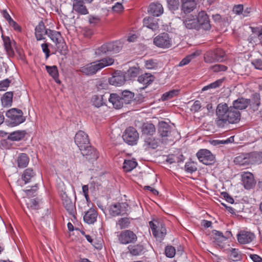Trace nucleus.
<instances>
[{"label": "nucleus", "instance_id": "obj_41", "mask_svg": "<svg viewBox=\"0 0 262 262\" xmlns=\"http://www.w3.org/2000/svg\"><path fill=\"white\" fill-rule=\"evenodd\" d=\"M137 165V162L134 160H125L123 168L126 172H129L134 169Z\"/></svg>", "mask_w": 262, "mask_h": 262}, {"label": "nucleus", "instance_id": "obj_29", "mask_svg": "<svg viewBox=\"0 0 262 262\" xmlns=\"http://www.w3.org/2000/svg\"><path fill=\"white\" fill-rule=\"evenodd\" d=\"M107 46L110 54H114L119 52L122 49V43L119 40L115 41L112 42H108Z\"/></svg>", "mask_w": 262, "mask_h": 262}, {"label": "nucleus", "instance_id": "obj_32", "mask_svg": "<svg viewBox=\"0 0 262 262\" xmlns=\"http://www.w3.org/2000/svg\"><path fill=\"white\" fill-rule=\"evenodd\" d=\"M249 154H241L237 156L234 160L236 165L244 166L250 164Z\"/></svg>", "mask_w": 262, "mask_h": 262}, {"label": "nucleus", "instance_id": "obj_15", "mask_svg": "<svg viewBox=\"0 0 262 262\" xmlns=\"http://www.w3.org/2000/svg\"><path fill=\"white\" fill-rule=\"evenodd\" d=\"M242 178L244 186L247 189L252 188L256 184L253 174L250 172H243Z\"/></svg>", "mask_w": 262, "mask_h": 262}, {"label": "nucleus", "instance_id": "obj_16", "mask_svg": "<svg viewBox=\"0 0 262 262\" xmlns=\"http://www.w3.org/2000/svg\"><path fill=\"white\" fill-rule=\"evenodd\" d=\"M61 198L64 207L70 214L73 215L75 210V205L74 203L72 202L71 199L65 192H63L61 194Z\"/></svg>", "mask_w": 262, "mask_h": 262}, {"label": "nucleus", "instance_id": "obj_57", "mask_svg": "<svg viewBox=\"0 0 262 262\" xmlns=\"http://www.w3.org/2000/svg\"><path fill=\"white\" fill-rule=\"evenodd\" d=\"M145 66L148 69H154L158 67V63L156 60L149 59L145 61Z\"/></svg>", "mask_w": 262, "mask_h": 262}, {"label": "nucleus", "instance_id": "obj_54", "mask_svg": "<svg viewBox=\"0 0 262 262\" xmlns=\"http://www.w3.org/2000/svg\"><path fill=\"white\" fill-rule=\"evenodd\" d=\"M130 222L129 219L127 217H123L119 219L117 222L121 229L127 228L129 227Z\"/></svg>", "mask_w": 262, "mask_h": 262}, {"label": "nucleus", "instance_id": "obj_60", "mask_svg": "<svg viewBox=\"0 0 262 262\" xmlns=\"http://www.w3.org/2000/svg\"><path fill=\"white\" fill-rule=\"evenodd\" d=\"M214 52L216 57L217 62L223 61L225 56V53L223 50L221 49H217L214 50Z\"/></svg>", "mask_w": 262, "mask_h": 262}, {"label": "nucleus", "instance_id": "obj_42", "mask_svg": "<svg viewBox=\"0 0 262 262\" xmlns=\"http://www.w3.org/2000/svg\"><path fill=\"white\" fill-rule=\"evenodd\" d=\"M121 97L123 103L128 104L133 100L134 94L130 91L125 90L122 92Z\"/></svg>", "mask_w": 262, "mask_h": 262}, {"label": "nucleus", "instance_id": "obj_19", "mask_svg": "<svg viewBox=\"0 0 262 262\" xmlns=\"http://www.w3.org/2000/svg\"><path fill=\"white\" fill-rule=\"evenodd\" d=\"M196 3L195 0H182V10L185 13H189L196 7Z\"/></svg>", "mask_w": 262, "mask_h": 262}, {"label": "nucleus", "instance_id": "obj_8", "mask_svg": "<svg viewBox=\"0 0 262 262\" xmlns=\"http://www.w3.org/2000/svg\"><path fill=\"white\" fill-rule=\"evenodd\" d=\"M122 137L126 143L133 145L137 144L139 139V134L135 128L129 127L126 129Z\"/></svg>", "mask_w": 262, "mask_h": 262}, {"label": "nucleus", "instance_id": "obj_7", "mask_svg": "<svg viewBox=\"0 0 262 262\" xmlns=\"http://www.w3.org/2000/svg\"><path fill=\"white\" fill-rule=\"evenodd\" d=\"M128 205L126 203H116L109 207V213L113 216L123 215L128 211Z\"/></svg>", "mask_w": 262, "mask_h": 262}, {"label": "nucleus", "instance_id": "obj_52", "mask_svg": "<svg viewBox=\"0 0 262 262\" xmlns=\"http://www.w3.org/2000/svg\"><path fill=\"white\" fill-rule=\"evenodd\" d=\"M223 80H224L223 79H220L217 80L216 81L203 87V88L202 89V91H205L208 89H215V88H219V86H220L222 85V84L223 82Z\"/></svg>", "mask_w": 262, "mask_h": 262}, {"label": "nucleus", "instance_id": "obj_13", "mask_svg": "<svg viewBox=\"0 0 262 262\" xmlns=\"http://www.w3.org/2000/svg\"><path fill=\"white\" fill-rule=\"evenodd\" d=\"M255 238V234L249 231H241L237 235V241L241 244L250 243Z\"/></svg>", "mask_w": 262, "mask_h": 262}, {"label": "nucleus", "instance_id": "obj_30", "mask_svg": "<svg viewBox=\"0 0 262 262\" xmlns=\"http://www.w3.org/2000/svg\"><path fill=\"white\" fill-rule=\"evenodd\" d=\"M49 29H46L44 24L40 22L35 28V37L37 40H40L45 39L44 35H46L45 33Z\"/></svg>", "mask_w": 262, "mask_h": 262}, {"label": "nucleus", "instance_id": "obj_23", "mask_svg": "<svg viewBox=\"0 0 262 262\" xmlns=\"http://www.w3.org/2000/svg\"><path fill=\"white\" fill-rule=\"evenodd\" d=\"M143 25L152 31H156L159 29V25L157 20L153 17H145L143 20Z\"/></svg>", "mask_w": 262, "mask_h": 262}, {"label": "nucleus", "instance_id": "obj_22", "mask_svg": "<svg viewBox=\"0 0 262 262\" xmlns=\"http://www.w3.org/2000/svg\"><path fill=\"white\" fill-rule=\"evenodd\" d=\"M148 12L153 16H159L163 13V8L159 3H152L149 6Z\"/></svg>", "mask_w": 262, "mask_h": 262}, {"label": "nucleus", "instance_id": "obj_49", "mask_svg": "<svg viewBox=\"0 0 262 262\" xmlns=\"http://www.w3.org/2000/svg\"><path fill=\"white\" fill-rule=\"evenodd\" d=\"M179 93L178 90H173L169 92L164 93L161 97L162 101H165L171 99L174 96L178 95Z\"/></svg>", "mask_w": 262, "mask_h": 262}, {"label": "nucleus", "instance_id": "obj_27", "mask_svg": "<svg viewBox=\"0 0 262 262\" xmlns=\"http://www.w3.org/2000/svg\"><path fill=\"white\" fill-rule=\"evenodd\" d=\"M5 48L7 53L10 56H13L14 54L13 51V46H14L15 42L11 40L8 36L3 37Z\"/></svg>", "mask_w": 262, "mask_h": 262}, {"label": "nucleus", "instance_id": "obj_11", "mask_svg": "<svg viewBox=\"0 0 262 262\" xmlns=\"http://www.w3.org/2000/svg\"><path fill=\"white\" fill-rule=\"evenodd\" d=\"M74 140L79 149L90 144L88 135L82 130H79L76 134Z\"/></svg>", "mask_w": 262, "mask_h": 262}, {"label": "nucleus", "instance_id": "obj_53", "mask_svg": "<svg viewBox=\"0 0 262 262\" xmlns=\"http://www.w3.org/2000/svg\"><path fill=\"white\" fill-rule=\"evenodd\" d=\"M185 169L187 172L191 173L196 171V164L194 162H188L185 164Z\"/></svg>", "mask_w": 262, "mask_h": 262}, {"label": "nucleus", "instance_id": "obj_21", "mask_svg": "<svg viewBox=\"0 0 262 262\" xmlns=\"http://www.w3.org/2000/svg\"><path fill=\"white\" fill-rule=\"evenodd\" d=\"M196 19L192 15H188L183 19V23L186 28L188 29H195L198 30V24Z\"/></svg>", "mask_w": 262, "mask_h": 262}, {"label": "nucleus", "instance_id": "obj_39", "mask_svg": "<svg viewBox=\"0 0 262 262\" xmlns=\"http://www.w3.org/2000/svg\"><path fill=\"white\" fill-rule=\"evenodd\" d=\"M35 176V172L31 168H27L24 171L22 175V179L26 184L30 182L31 180Z\"/></svg>", "mask_w": 262, "mask_h": 262}, {"label": "nucleus", "instance_id": "obj_61", "mask_svg": "<svg viewBox=\"0 0 262 262\" xmlns=\"http://www.w3.org/2000/svg\"><path fill=\"white\" fill-rule=\"evenodd\" d=\"M202 107L201 103L199 100H196L191 106L190 110L193 113H196L200 111Z\"/></svg>", "mask_w": 262, "mask_h": 262}, {"label": "nucleus", "instance_id": "obj_26", "mask_svg": "<svg viewBox=\"0 0 262 262\" xmlns=\"http://www.w3.org/2000/svg\"><path fill=\"white\" fill-rule=\"evenodd\" d=\"M249 101L246 98H239L233 102L232 107L238 111L244 110L248 107Z\"/></svg>", "mask_w": 262, "mask_h": 262}, {"label": "nucleus", "instance_id": "obj_12", "mask_svg": "<svg viewBox=\"0 0 262 262\" xmlns=\"http://www.w3.org/2000/svg\"><path fill=\"white\" fill-rule=\"evenodd\" d=\"M79 150L83 156L89 161L96 160L98 158L97 150L90 144Z\"/></svg>", "mask_w": 262, "mask_h": 262}, {"label": "nucleus", "instance_id": "obj_64", "mask_svg": "<svg viewBox=\"0 0 262 262\" xmlns=\"http://www.w3.org/2000/svg\"><path fill=\"white\" fill-rule=\"evenodd\" d=\"M252 64L256 69L262 70V60L261 59H255L252 62Z\"/></svg>", "mask_w": 262, "mask_h": 262}, {"label": "nucleus", "instance_id": "obj_18", "mask_svg": "<svg viewBox=\"0 0 262 262\" xmlns=\"http://www.w3.org/2000/svg\"><path fill=\"white\" fill-rule=\"evenodd\" d=\"M248 101V106L254 111H257L260 104V96L259 93H254L251 96L250 99H247Z\"/></svg>", "mask_w": 262, "mask_h": 262}, {"label": "nucleus", "instance_id": "obj_28", "mask_svg": "<svg viewBox=\"0 0 262 262\" xmlns=\"http://www.w3.org/2000/svg\"><path fill=\"white\" fill-rule=\"evenodd\" d=\"M45 33L56 45L60 43L62 38L59 32L49 29Z\"/></svg>", "mask_w": 262, "mask_h": 262}, {"label": "nucleus", "instance_id": "obj_46", "mask_svg": "<svg viewBox=\"0 0 262 262\" xmlns=\"http://www.w3.org/2000/svg\"><path fill=\"white\" fill-rule=\"evenodd\" d=\"M204 61L206 63H212L217 62L214 51H210L204 55Z\"/></svg>", "mask_w": 262, "mask_h": 262}, {"label": "nucleus", "instance_id": "obj_2", "mask_svg": "<svg viewBox=\"0 0 262 262\" xmlns=\"http://www.w3.org/2000/svg\"><path fill=\"white\" fill-rule=\"evenodd\" d=\"M114 59L110 57L92 62L80 68L79 71L86 76L93 75L103 68L112 65Z\"/></svg>", "mask_w": 262, "mask_h": 262}, {"label": "nucleus", "instance_id": "obj_31", "mask_svg": "<svg viewBox=\"0 0 262 262\" xmlns=\"http://www.w3.org/2000/svg\"><path fill=\"white\" fill-rule=\"evenodd\" d=\"M128 249L131 255L138 256L144 253V247L142 245L137 244L134 245H129Z\"/></svg>", "mask_w": 262, "mask_h": 262}, {"label": "nucleus", "instance_id": "obj_3", "mask_svg": "<svg viewBox=\"0 0 262 262\" xmlns=\"http://www.w3.org/2000/svg\"><path fill=\"white\" fill-rule=\"evenodd\" d=\"M155 237L159 241H162L166 235V230L164 223L159 220H154L149 223Z\"/></svg>", "mask_w": 262, "mask_h": 262}, {"label": "nucleus", "instance_id": "obj_59", "mask_svg": "<svg viewBox=\"0 0 262 262\" xmlns=\"http://www.w3.org/2000/svg\"><path fill=\"white\" fill-rule=\"evenodd\" d=\"M165 253L167 257L172 258L176 254L175 248L172 246H167L165 248Z\"/></svg>", "mask_w": 262, "mask_h": 262}, {"label": "nucleus", "instance_id": "obj_63", "mask_svg": "<svg viewBox=\"0 0 262 262\" xmlns=\"http://www.w3.org/2000/svg\"><path fill=\"white\" fill-rule=\"evenodd\" d=\"M10 83L8 79L0 81V91H5L9 86Z\"/></svg>", "mask_w": 262, "mask_h": 262}, {"label": "nucleus", "instance_id": "obj_34", "mask_svg": "<svg viewBox=\"0 0 262 262\" xmlns=\"http://www.w3.org/2000/svg\"><path fill=\"white\" fill-rule=\"evenodd\" d=\"M250 164H260L262 162V152L254 151L249 153Z\"/></svg>", "mask_w": 262, "mask_h": 262}, {"label": "nucleus", "instance_id": "obj_62", "mask_svg": "<svg viewBox=\"0 0 262 262\" xmlns=\"http://www.w3.org/2000/svg\"><path fill=\"white\" fill-rule=\"evenodd\" d=\"M211 68L214 72L225 71L227 69V67L226 66L222 64H215L212 66Z\"/></svg>", "mask_w": 262, "mask_h": 262}, {"label": "nucleus", "instance_id": "obj_51", "mask_svg": "<svg viewBox=\"0 0 262 262\" xmlns=\"http://www.w3.org/2000/svg\"><path fill=\"white\" fill-rule=\"evenodd\" d=\"M197 55H198V54L196 53H193L187 56L180 62L179 66L183 67L188 64L191 61V60Z\"/></svg>", "mask_w": 262, "mask_h": 262}, {"label": "nucleus", "instance_id": "obj_10", "mask_svg": "<svg viewBox=\"0 0 262 262\" xmlns=\"http://www.w3.org/2000/svg\"><path fill=\"white\" fill-rule=\"evenodd\" d=\"M196 19L199 30L200 28L205 30H209L211 29V26L209 16L205 11L199 12Z\"/></svg>", "mask_w": 262, "mask_h": 262}, {"label": "nucleus", "instance_id": "obj_56", "mask_svg": "<svg viewBox=\"0 0 262 262\" xmlns=\"http://www.w3.org/2000/svg\"><path fill=\"white\" fill-rule=\"evenodd\" d=\"M167 4L169 9L171 11H175L179 8V0H167Z\"/></svg>", "mask_w": 262, "mask_h": 262}, {"label": "nucleus", "instance_id": "obj_37", "mask_svg": "<svg viewBox=\"0 0 262 262\" xmlns=\"http://www.w3.org/2000/svg\"><path fill=\"white\" fill-rule=\"evenodd\" d=\"M46 69L49 75L53 77L57 83H60V81L58 79V71L56 66H46Z\"/></svg>", "mask_w": 262, "mask_h": 262}, {"label": "nucleus", "instance_id": "obj_44", "mask_svg": "<svg viewBox=\"0 0 262 262\" xmlns=\"http://www.w3.org/2000/svg\"><path fill=\"white\" fill-rule=\"evenodd\" d=\"M104 97H105V95H94L92 99L93 105L96 107L102 106L105 103Z\"/></svg>", "mask_w": 262, "mask_h": 262}, {"label": "nucleus", "instance_id": "obj_24", "mask_svg": "<svg viewBox=\"0 0 262 262\" xmlns=\"http://www.w3.org/2000/svg\"><path fill=\"white\" fill-rule=\"evenodd\" d=\"M158 144L159 142L158 139L152 137H146L144 138L143 146L146 150L156 149L158 146Z\"/></svg>", "mask_w": 262, "mask_h": 262}, {"label": "nucleus", "instance_id": "obj_40", "mask_svg": "<svg viewBox=\"0 0 262 262\" xmlns=\"http://www.w3.org/2000/svg\"><path fill=\"white\" fill-rule=\"evenodd\" d=\"M26 132L24 130L14 132L8 136V139L12 141H19L25 136Z\"/></svg>", "mask_w": 262, "mask_h": 262}, {"label": "nucleus", "instance_id": "obj_48", "mask_svg": "<svg viewBox=\"0 0 262 262\" xmlns=\"http://www.w3.org/2000/svg\"><path fill=\"white\" fill-rule=\"evenodd\" d=\"M95 54L97 56H101L106 54H110L107 43H105L101 47L97 48L95 50Z\"/></svg>", "mask_w": 262, "mask_h": 262}, {"label": "nucleus", "instance_id": "obj_1", "mask_svg": "<svg viewBox=\"0 0 262 262\" xmlns=\"http://www.w3.org/2000/svg\"><path fill=\"white\" fill-rule=\"evenodd\" d=\"M216 115L217 118L216 120V125L219 127H223L227 124L236 123L241 119V113L232 106L228 107L226 103L219 104L216 108Z\"/></svg>", "mask_w": 262, "mask_h": 262}, {"label": "nucleus", "instance_id": "obj_36", "mask_svg": "<svg viewBox=\"0 0 262 262\" xmlns=\"http://www.w3.org/2000/svg\"><path fill=\"white\" fill-rule=\"evenodd\" d=\"M125 77L123 75H114L109 79L111 84L115 86H120L125 82Z\"/></svg>", "mask_w": 262, "mask_h": 262}, {"label": "nucleus", "instance_id": "obj_25", "mask_svg": "<svg viewBox=\"0 0 262 262\" xmlns=\"http://www.w3.org/2000/svg\"><path fill=\"white\" fill-rule=\"evenodd\" d=\"M97 213L94 209H90L85 214L83 220L89 224H93L96 221Z\"/></svg>", "mask_w": 262, "mask_h": 262}, {"label": "nucleus", "instance_id": "obj_6", "mask_svg": "<svg viewBox=\"0 0 262 262\" xmlns=\"http://www.w3.org/2000/svg\"><path fill=\"white\" fill-rule=\"evenodd\" d=\"M118 241L121 244L127 245L133 244L137 242V236L130 230H125L121 231L118 235Z\"/></svg>", "mask_w": 262, "mask_h": 262}, {"label": "nucleus", "instance_id": "obj_17", "mask_svg": "<svg viewBox=\"0 0 262 262\" xmlns=\"http://www.w3.org/2000/svg\"><path fill=\"white\" fill-rule=\"evenodd\" d=\"M73 11L80 15H86L89 13L83 0H73Z\"/></svg>", "mask_w": 262, "mask_h": 262}, {"label": "nucleus", "instance_id": "obj_9", "mask_svg": "<svg viewBox=\"0 0 262 262\" xmlns=\"http://www.w3.org/2000/svg\"><path fill=\"white\" fill-rule=\"evenodd\" d=\"M196 156L199 160L205 165H211L215 161L214 156L207 149H200L196 153Z\"/></svg>", "mask_w": 262, "mask_h": 262}, {"label": "nucleus", "instance_id": "obj_43", "mask_svg": "<svg viewBox=\"0 0 262 262\" xmlns=\"http://www.w3.org/2000/svg\"><path fill=\"white\" fill-rule=\"evenodd\" d=\"M29 162V158L26 154H21L17 159L18 166L19 168L26 167Z\"/></svg>", "mask_w": 262, "mask_h": 262}, {"label": "nucleus", "instance_id": "obj_4", "mask_svg": "<svg viewBox=\"0 0 262 262\" xmlns=\"http://www.w3.org/2000/svg\"><path fill=\"white\" fill-rule=\"evenodd\" d=\"M6 115L9 119L10 123L14 126L17 125L25 120L20 110L12 108L7 112Z\"/></svg>", "mask_w": 262, "mask_h": 262}, {"label": "nucleus", "instance_id": "obj_5", "mask_svg": "<svg viewBox=\"0 0 262 262\" xmlns=\"http://www.w3.org/2000/svg\"><path fill=\"white\" fill-rule=\"evenodd\" d=\"M154 43L159 48H169L172 46V40L169 34L162 33L154 38Z\"/></svg>", "mask_w": 262, "mask_h": 262}, {"label": "nucleus", "instance_id": "obj_14", "mask_svg": "<svg viewBox=\"0 0 262 262\" xmlns=\"http://www.w3.org/2000/svg\"><path fill=\"white\" fill-rule=\"evenodd\" d=\"M171 133V127L166 122L161 121L159 123L158 133L161 137L162 142L164 143H167V140L165 139L168 137Z\"/></svg>", "mask_w": 262, "mask_h": 262}, {"label": "nucleus", "instance_id": "obj_35", "mask_svg": "<svg viewBox=\"0 0 262 262\" xmlns=\"http://www.w3.org/2000/svg\"><path fill=\"white\" fill-rule=\"evenodd\" d=\"M155 77L150 73H144L138 77V81L144 84L148 85L150 84L154 80Z\"/></svg>", "mask_w": 262, "mask_h": 262}, {"label": "nucleus", "instance_id": "obj_33", "mask_svg": "<svg viewBox=\"0 0 262 262\" xmlns=\"http://www.w3.org/2000/svg\"><path fill=\"white\" fill-rule=\"evenodd\" d=\"M156 132L155 125L151 123H145L142 126V133L145 136H152Z\"/></svg>", "mask_w": 262, "mask_h": 262}, {"label": "nucleus", "instance_id": "obj_55", "mask_svg": "<svg viewBox=\"0 0 262 262\" xmlns=\"http://www.w3.org/2000/svg\"><path fill=\"white\" fill-rule=\"evenodd\" d=\"M212 19L216 23H228V19L226 17H222L219 14H213L212 16Z\"/></svg>", "mask_w": 262, "mask_h": 262}, {"label": "nucleus", "instance_id": "obj_38", "mask_svg": "<svg viewBox=\"0 0 262 262\" xmlns=\"http://www.w3.org/2000/svg\"><path fill=\"white\" fill-rule=\"evenodd\" d=\"M213 232L214 234V243L219 246H221L222 244L227 239V238L220 231L214 230Z\"/></svg>", "mask_w": 262, "mask_h": 262}, {"label": "nucleus", "instance_id": "obj_50", "mask_svg": "<svg viewBox=\"0 0 262 262\" xmlns=\"http://www.w3.org/2000/svg\"><path fill=\"white\" fill-rule=\"evenodd\" d=\"M140 70L138 68H130L126 73V77L128 78H133L137 77L139 74Z\"/></svg>", "mask_w": 262, "mask_h": 262}, {"label": "nucleus", "instance_id": "obj_45", "mask_svg": "<svg viewBox=\"0 0 262 262\" xmlns=\"http://www.w3.org/2000/svg\"><path fill=\"white\" fill-rule=\"evenodd\" d=\"M230 252V259L233 261H237L242 258V254L241 252L237 249L231 248L229 249Z\"/></svg>", "mask_w": 262, "mask_h": 262}, {"label": "nucleus", "instance_id": "obj_20", "mask_svg": "<svg viewBox=\"0 0 262 262\" xmlns=\"http://www.w3.org/2000/svg\"><path fill=\"white\" fill-rule=\"evenodd\" d=\"M108 101L116 109L121 108L123 106V102L121 97L116 93L110 94Z\"/></svg>", "mask_w": 262, "mask_h": 262}, {"label": "nucleus", "instance_id": "obj_58", "mask_svg": "<svg viewBox=\"0 0 262 262\" xmlns=\"http://www.w3.org/2000/svg\"><path fill=\"white\" fill-rule=\"evenodd\" d=\"M28 208L33 210H37L39 208L38 203L35 199H30L27 202Z\"/></svg>", "mask_w": 262, "mask_h": 262}, {"label": "nucleus", "instance_id": "obj_47", "mask_svg": "<svg viewBox=\"0 0 262 262\" xmlns=\"http://www.w3.org/2000/svg\"><path fill=\"white\" fill-rule=\"evenodd\" d=\"M13 93L12 92H6L2 98V102L4 106L11 105L12 102Z\"/></svg>", "mask_w": 262, "mask_h": 262}]
</instances>
